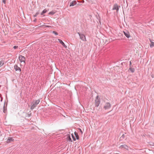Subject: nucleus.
I'll return each mask as SVG.
<instances>
[{
	"label": "nucleus",
	"instance_id": "f257e3e1",
	"mask_svg": "<svg viewBox=\"0 0 154 154\" xmlns=\"http://www.w3.org/2000/svg\"><path fill=\"white\" fill-rule=\"evenodd\" d=\"M40 102V100L39 99L36 100L35 101H33V103L31 104L32 105L30 109L31 110H33L35 107H36L37 105Z\"/></svg>",
	"mask_w": 154,
	"mask_h": 154
},
{
	"label": "nucleus",
	"instance_id": "f03ea898",
	"mask_svg": "<svg viewBox=\"0 0 154 154\" xmlns=\"http://www.w3.org/2000/svg\"><path fill=\"white\" fill-rule=\"evenodd\" d=\"M95 107H98L100 103V97L97 96L95 100Z\"/></svg>",
	"mask_w": 154,
	"mask_h": 154
},
{
	"label": "nucleus",
	"instance_id": "7ed1b4c3",
	"mask_svg": "<svg viewBox=\"0 0 154 154\" xmlns=\"http://www.w3.org/2000/svg\"><path fill=\"white\" fill-rule=\"evenodd\" d=\"M79 35L80 38L83 41H86V39L85 38V36L82 33H81L79 32H78L77 33Z\"/></svg>",
	"mask_w": 154,
	"mask_h": 154
},
{
	"label": "nucleus",
	"instance_id": "20e7f679",
	"mask_svg": "<svg viewBox=\"0 0 154 154\" xmlns=\"http://www.w3.org/2000/svg\"><path fill=\"white\" fill-rule=\"evenodd\" d=\"M111 106V104L109 103H106L103 107V108L105 110L110 109Z\"/></svg>",
	"mask_w": 154,
	"mask_h": 154
},
{
	"label": "nucleus",
	"instance_id": "39448f33",
	"mask_svg": "<svg viewBox=\"0 0 154 154\" xmlns=\"http://www.w3.org/2000/svg\"><path fill=\"white\" fill-rule=\"evenodd\" d=\"M19 59L21 63L24 62V63H25V58L23 56L21 55H20L19 57Z\"/></svg>",
	"mask_w": 154,
	"mask_h": 154
},
{
	"label": "nucleus",
	"instance_id": "423d86ee",
	"mask_svg": "<svg viewBox=\"0 0 154 154\" xmlns=\"http://www.w3.org/2000/svg\"><path fill=\"white\" fill-rule=\"evenodd\" d=\"M123 32L124 33L125 35L128 38H129L131 35L129 34V32L127 30H125V31H123Z\"/></svg>",
	"mask_w": 154,
	"mask_h": 154
},
{
	"label": "nucleus",
	"instance_id": "0eeeda50",
	"mask_svg": "<svg viewBox=\"0 0 154 154\" xmlns=\"http://www.w3.org/2000/svg\"><path fill=\"white\" fill-rule=\"evenodd\" d=\"M14 140V139L12 137H8L6 141V142L8 143H9L13 142Z\"/></svg>",
	"mask_w": 154,
	"mask_h": 154
},
{
	"label": "nucleus",
	"instance_id": "6e6552de",
	"mask_svg": "<svg viewBox=\"0 0 154 154\" xmlns=\"http://www.w3.org/2000/svg\"><path fill=\"white\" fill-rule=\"evenodd\" d=\"M14 69L16 71H19V72H21V68L19 67L17 65H15L14 66Z\"/></svg>",
	"mask_w": 154,
	"mask_h": 154
},
{
	"label": "nucleus",
	"instance_id": "1a4fd4ad",
	"mask_svg": "<svg viewBox=\"0 0 154 154\" xmlns=\"http://www.w3.org/2000/svg\"><path fill=\"white\" fill-rule=\"evenodd\" d=\"M119 148L121 149L124 148L127 150H128V146L125 144L121 145L119 147Z\"/></svg>",
	"mask_w": 154,
	"mask_h": 154
},
{
	"label": "nucleus",
	"instance_id": "9d476101",
	"mask_svg": "<svg viewBox=\"0 0 154 154\" xmlns=\"http://www.w3.org/2000/svg\"><path fill=\"white\" fill-rule=\"evenodd\" d=\"M113 10H116L117 11H118L119 10V7L117 4H115L112 8Z\"/></svg>",
	"mask_w": 154,
	"mask_h": 154
},
{
	"label": "nucleus",
	"instance_id": "9b49d317",
	"mask_svg": "<svg viewBox=\"0 0 154 154\" xmlns=\"http://www.w3.org/2000/svg\"><path fill=\"white\" fill-rule=\"evenodd\" d=\"M77 4L76 2L75 1H73L71 2L70 3L69 6H72L75 5H76Z\"/></svg>",
	"mask_w": 154,
	"mask_h": 154
},
{
	"label": "nucleus",
	"instance_id": "f8f14e48",
	"mask_svg": "<svg viewBox=\"0 0 154 154\" xmlns=\"http://www.w3.org/2000/svg\"><path fill=\"white\" fill-rule=\"evenodd\" d=\"M58 40L59 42L64 47L66 48V46L65 45L64 43L63 42V41L60 39H58Z\"/></svg>",
	"mask_w": 154,
	"mask_h": 154
},
{
	"label": "nucleus",
	"instance_id": "ddd939ff",
	"mask_svg": "<svg viewBox=\"0 0 154 154\" xmlns=\"http://www.w3.org/2000/svg\"><path fill=\"white\" fill-rule=\"evenodd\" d=\"M74 134H75V136L76 137V138H75L77 140L79 139V135L78 133L76 132H74Z\"/></svg>",
	"mask_w": 154,
	"mask_h": 154
},
{
	"label": "nucleus",
	"instance_id": "4468645a",
	"mask_svg": "<svg viewBox=\"0 0 154 154\" xmlns=\"http://www.w3.org/2000/svg\"><path fill=\"white\" fill-rule=\"evenodd\" d=\"M4 63V61L3 60H1L0 61V67L2 66Z\"/></svg>",
	"mask_w": 154,
	"mask_h": 154
},
{
	"label": "nucleus",
	"instance_id": "2eb2a0df",
	"mask_svg": "<svg viewBox=\"0 0 154 154\" xmlns=\"http://www.w3.org/2000/svg\"><path fill=\"white\" fill-rule=\"evenodd\" d=\"M47 11L46 9H44L42 11V12L41 13V15H43L44 14L46 13L47 12Z\"/></svg>",
	"mask_w": 154,
	"mask_h": 154
},
{
	"label": "nucleus",
	"instance_id": "dca6fc26",
	"mask_svg": "<svg viewBox=\"0 0 154 154\" xmlns=\"http://www.w3.org/2000/svg\"><path fill=\"white\" fill-rule=\"evenodd\" d=\"M125 135L124 134H123L122 136L120 137V140H123L125 137Z\"/></svg>",
	"mask_w": 154,
	"mask_h": 154
},
{
	"label": "nucleus",
	"instance_id": "f3484780",
	"mask_svg": "<svg viewBox=\"0 0 154 154\" xmlns=\"http://www.w3.org/2000/svg\"><path fill=\"white\" fill-rule=\"evenodd\" d=\"M55 13V12H54V11H52L51 12H50L49 13H48V14L49 15H54V14Z\"/></svg>",
	"mask_w": 154,
	"mask_h": 154
},
{
	"label": "nucleus",
	"instance_id": "a211bd4d",
	"mask_svg": "<svg viewBox=\"0 0 154 154\" xmlns=\"http://www.w3.org/2000/svg\"><path fill=\"white\" fill-rule=\"evenodd\" d=\"M129 69L132 73H133L134 72L135 70L134 68H129Z\"/></svg>",
	"mask_w": 154,
	"mask_h": 154
},
{
	"label": "nucleus",
	"instance_id": "6ab92c4d",
	"mask_svg": "<svg viewBox=\"0 0 154 154\" xmlns=\"http://www.w3.org/2000/svg\"><path fill=\"white\" fill-rule=\"evenodd\" d=\"M77 2L79 3H84V0H77Z\"/></svg>",
	"mask_w": 154,
	"mask_h": 154
},
{
	"label": "nucleus",
	"instance_id": "aec40b11",
	"mask_svg": "<svg viewBox=\"0 0 154 154\" xmlns=\"http://www.w3.org/2000/svg\"><path fill=\"white\" fill-rule=\"evenodd\" d=\"M72 136L73 140L75 141L76 140V138L73 134H72Z\"/></svg>",
	"mask_w": 154,
	"mask_h": 154
},
{
	"label": "nucleus",
	"instance_id": "412c9836",
	"mask_svg": "<svg viewBox=\"0 0 154 154\" xmlns=\"http://www.w3.org/2000/svg\"><path fill=\"white\" fill-rule=\"evenodd\" d=\"M52 33L56 35H57L58 34V33L55 31H53L52 32Z\"/></svg>",
	"mask_w": 154,
	"mask_h": 154
},
{
	"label": "nucleus",
	"instance_id": "4be33fe9",
	"mask_svg": "<svg viewBox=\"0 0 154 154\" xmlns=\"http://www.w3.org/2000/svg\"><path fill=\"white\" fill-rule=\"evenodd\" d=\"M150 46L151 48H152V47H154V42H151Z\"/></svg>",
	"mask_w": 154,
	"mask_h": 154
},
{
	"label": "nucleus",
	"instance_id": "5701e85b",
	"mask_svg": "<svg viewBox=\"0 0 154 154\" xmlns=\"http://www.w3.org/2000/svg\"><path fill=\"white\" fill-rule=\"evenodd\" d=\"M38 14H39V12H36V13H35V14L34 15V17H36L37 16Z\"/></svg>",
	"mask_w": 154,
	"mask_h": 154
},
{
	"label": "nucleus",
	"instance_id": "b1692460",
	"mask_svg": "<svg viewBox=\"0 0 154 154\" xmlns=\"http://www.w3.org/2000/svg\"><path fill=\"white\" fill-rule=\"evenodd\" d=\"M68 139H69V141H71V142H72V139L71 138V137H70V136H68Z\"/></svg>",
	"mask_w": 154,
	"mask_h": 154
},
{
	"label": "nucleus",
	"instance_id": "393cba45",
	"mask_svg": "<svg viewBox=\"0 0 154 154\" xmlns=\"http://www.w3.org/2000/svg\"><path fill=\"white\" fill-rule=\"evenodd\" d=\"M18 46H14L13 47V48L15 49H17V48H18Z\"/></svg>",
	"mask_w": 154,
	"mask_h": 154
},
{
	"label": "nucleus",
	"instance_id": "a878e982",
	"mask_svg": "<svg viewBox=\"0 0 154 154\" xmlns=\"http://www.w3.org/2000/svg\"><path fill=\"white\" fill-rule=\"evenodd\" d=\"M2 2L4 4H5L6 3V0H2Z\"/></svg>",
	"mask_w": 154,
	"mask_h": 154
},
{
	"label": "nucleus",
	"instance_id": "bb28decb",
	"mask_svg": "<svg viewBox=\"0 0 154 154\" xmlns=\"http://www.w3.org/2000/svg\"><path fill=\"white\" fill-rule=\"evenodd\" d=\"M79 130H80V132H81V133L82 134V131L81 129H80V128H79Z\"/></svg>",
	"mask_w": 154,
	"mask_h": 154
},
{
	"label": "nucleus",
	"instance_id": "cd10ccee",
	"mask_svg": "<svg viewBox=\"0 0 154 154\" xmlns=\"http://www.w3.org/2000/svg\"><path fill=\"white\" fill-rule=\"evenodd\" d=\"M36 20H37L36 19V18H35V19L34 20H33V21H34V22H35L36 21Z\"/></svg>",
	"mask_w": 154,
	"mask_h": 154
},
{
	"label": "nucleus",
	"instance_id": "c85d7f7f",
	"mask_svg": "<svg viewBox=\"0 0 154 154\" xmlns=\"http://www.w3.org/2000/svg\"><path fill=\"white\" fill-rule=\"evenodd\" d=\"M4 108H5V106H4V110H3V112L5 113V109H4Z\"/></svg>",
	"mask_w": 154,
	"mask_h": 154
},
{
	"label": "nucleus",
	"instance_id": "c756f323",
	"mask_svg": "<svg viewBox=\"0 0 154 154\" xmlns=\"http://www.w3.org/2000/svg\"><path fill=\"white\" fill-rule=\"evenodd\" d=\"M152 78H153L154 76L153 75H152Z\"/></svg>",
	"mask_w": 154,
	"mask_h": 154
}]
</instances>
